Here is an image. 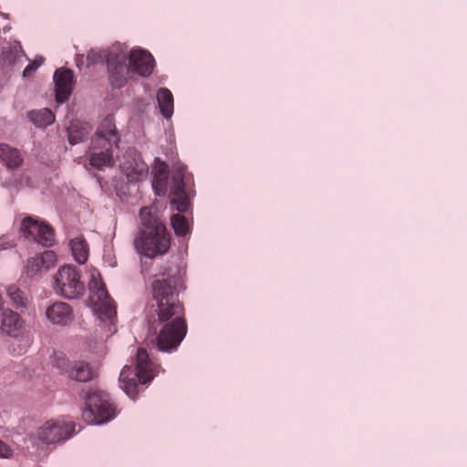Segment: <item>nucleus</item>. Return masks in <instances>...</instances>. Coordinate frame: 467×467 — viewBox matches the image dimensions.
<instances>
[{
  "mask_svg": "<svg viewBox=\"0 0 467 467\" xmlns=\"http://www.w3.org/2000/svg\"><path fill=\"white\" fill-rule=\"evenodd\" d=\"M185 271L177 265L163 266L151 284L152 303L147 315L148 344L161 351L177 349L186 336L184 307L179 293L185 288Z\"/></svg>",
  "mask_w": 467,
  "mask_h": 467,
  "instance_id": "nucleus-1",
  "label": "nucleus"
},
{
  "mask_svg": "<svg viewBox=\"0 0 467 467\" xmlns=\"http://www.w3.org/2000/svg\"><path fill=\"white\" fill-rule=\"evenodd\" d=\"M140 228L134 240L136 250L149 258L166 254L171 235L156 207L145 206L140 211Z\"/></svg>",
  "mask_w": 467,
  "mask_h": 467,
  "instance_id": "nucleus-2",
  "label": "nucleus"
},
{
  "mask_svg": "<svg viewBox=\"0 0 467 467\" xmlns=\"http://www.w3.org/2000/svg\"><path fill=\"white\" fill-rule=\"evenodd\" d=\"M119 140L113 118L106 117L91 139L89 164L99 170L113 166V150L119 148Z\"/></svg>",
  "mask_w": 467,
  "mask_h": 467,
  "instance_id": "nucleus-3",
  "label": "nucleus"
},
{
  "mask_svg": "<svg viewBox=\"0 0 467 467\" xmlns=\"http://www.w3.org/2000/svg\"><path fill=\"white\" fill-rule=\"evenodd\" d=\"M186 168L178 166L169 181V166L160 162L154 169L152 187L159 196H164L170 190L171 203L176 206L180 213H185L189 207V201L184 190V176Z\"/></svg>",
  "mask_w": 467,
  "mask_h": 467,
  "instance_id": "nucleus-4",
  "label": "nucleus"
},
{
  "mask_svg": "<svg viewBox=\"0 0 467 467\" xmlns=\"http://www.w3.org/2000/svg\"><path fill=\"white\" fill-rule=\"evenodd\" d=\"M158 366L153 363L145 348H139L136 355V369L125 366L119 374L120 388L135 400L138 395V382L147 384L154 378Z\"/></svg>",
  "mask_w": 467,
  "mask_h": 467,
  "instance_id": "nucleus-5",
  "label": "nucleus"
},
{
  "mask_svg": "<svg viewBox=\"0 0 467 467\" xmlns=\"http://www.w3.org/2000/svg\"><path fill=\"white\" fill-rule=\"evenodd\" d=\"M53 288L57 295L67 299L83 296L86 285L80 269L73 265L60 266L53 276Z\"/></svg>",
  "mask_w": 467,
  "mask_h": 467,
  "instance_id": "nucleus-6",
  "label": "nucleus"
},
{
  "mask_svg": "<svg viewBox=\"0 0 467 467\" xmlns=\"http://www.w3.org/2000/svg\"><path fill=\"white\" fill-rule=\"evenodd\" d=\"M116 410L109 402L108 395L100 390L88 392L86 396V408L83 419L90 424H102L114 419Z\"/></svg>",
  "mask_w": 467,
  "mask_h": 467,
  "instance_id": "nucleus-7",
  "label": "nucleus"
},
{
  "mask_svg": "<svg viewBox=\"0 0 467 467\" xmlns=\"http://www.w3.org/2000/svg\"><path fill=\"white\" fill-rule=\"evenodd\" d=\"M75 433L72 421L49 420L37 428L32 438L46 445H57L64 442Z\"/></svg>",
  "mask_w": 467,
  "mask_h": 467,
  "instance_id": "nucleus-8",
  "label": "nucleus"
},
{
  "mask_svg": "<svg viewBox=\"0 0 467 467\" xmlns=\"http://www.w3.org/2000/svg\"><path fill=\"white\" fill-rule=\"evenodd\" d=\"M89 300L102 320H111L116 316V305L109 296L105 284L94 275L89 282Z\"/></svg>",
  "mask_w": 467,
  "mask_h": 467,
  "instance_id": "nucleus-9",
  "label": "nucleus"
},
{
  "mask_svg": "<svg viewBox=\"0 0 467 467\" xmlns=\"http://www.w3.org/2000/svg\"><path fill=\"white\" fill-rule=\"evenodd\" d=\"M128 57L125 53L110 51L107 56L109 78L114 88H121L125 85L130 70L127 64Z\"/></svg>",
  "mask_w": 467,
  "mask_h": 467,
  "instance_id": "nucleus-10",
  "label": "nucleus"
},
{
  "mask_svg": "<svg viewBox=\"0 0 467 467\" xmlns=\"http://www.w3.org/2000/svg\"><path fill=\"white\" fill-rule=\"evenodd\" d=\"M21 231L26 238H31L43 246H51L55 242V232L53 228L49 224L39 223L31 217L23 220Z\"/></svg>",
  "mask_w": 467,
  "mask_h": 467,
  "instance_id": "nucleus-11",
  "label": "nucleus"
},
{
  "mask_svg": "<svg viewBox=\"0 0 467 467\" xmlns=\"http://www.w3.org/2000/svg\"><path fill=\"white\" fill-rule=\"evenodd\" d=\"M119 166L130 182H139L148 175V165L132 149L125 152Z\"/></svg>",
  "mask_w": 467,
  "mask_h": 467,
  "instance_id": "nucleus-12",
  "label": "nucleus"
},
{
  "mask_svg": "<svg viewBox=\"0 0 467 467\" xmlns=\"http://www.w3.org/2000/svg\"><path fill=\"white\" fill-rule=\"evenodd\" d=\"M56 100L57 103L67 101L71 95L74 84L73 71L68 68L57 69L54 74Z\"/></svg>",
  "mask_w": 467,
  "mask_h": 467,
  "instance_id": "nucleus-13",
  "label": "nucleus"
},
{
  "mask_svg": "<svg viewBox=\"0 0 467 467\" xmlns=\"http://www.w3.org/2000/svg\"><path fill=\"white\" fill-rule=\"evenodd\" d=\"M130 67L142 77H149L154 68L155 60L152 55L142 49H133L129 57Z\"/></svg>",
  "mask_w": 467,
  "mask_h": 467,
  "instance_id": "nucleus-14",
  "label": "nucleus"
},
{
  "mask_svg": "<svg viewBox=\"0 0 467 467\" xmlns=\"http://www.w3.org/2000/svg\"><path fill=\"white\" fill-rule=\"evenodd\" d=\"M0 330L10 337H18L23 335L24 321L13 310L0 307Z\"/></svg>",
  "mask_w": 467,
  "mask_h": 467,
  "instance_id": "nucleus-15",
  "label": "nucleus"
},
{
  "mask_svg": "<svg viewBox=\"0 0 467 467\" xmlns=\"http://www.w3.org/2000/svg\"><path fill=\"white\" fill-rule=\"evenodd\" d=\"M47 319L54 325L67 326L73 320V309L67 303L57 301L46 310Z\"/></svg>",
  "mask_w": 467,
  "mask_h": 467,
  "instance_id": "nucleus-16",
  "label": "nucleus"
},
{
  "mask_svg": "<svg viewBox=\"0 0 467 467\" xmlns=\"http://www.w3.org/2000/svg\"><path fill=\"white\" fill-rule=\"evenodd\" d=\"M57 256L52 251H46L42 254L29 258L26 265V275L34 276L42 269L50 268L56 262Z\"/></svg>",
  "mask_w": 467,
  "mask_h": 467,
  "instance_id": "nucleus-17",
  "label": "nucleus"
},
{
  "mask_svg": "<svg viewBox=\"0 0 467 467\" xmlns=\"http://www.w3.org/2000/svg\"><path fill=\"white\" fill-rule=\"evenodd\" d=\"M0 160L9 169L18 168L23 162L19 150L5 143H0Z\"/></svg>",
  "mask_w": 467,
  "mask_h": 467,
  "instance_id": "nucleus-18",
  "label": "nucleus"
},
{
  "mask_svg": "<svg viewBox=\"0 0 467 467\" xmlns=\"http://www.w3.org/2000/svg\"><path fill=\"white\" fill-rule=\"evenodd\" d=\"M68 377L72 379L87 382L93 379L94 372L89 364L85 361H76L67 371Z\"/></svg>",
  "mask_w": 467,
  "mask_h": 467,
  "instance_id": "nucleus-19",
  "label": "nucleus"
},
{
  "mask_svg": "<svg viewBox=\"0 0 467 467\" xmlns=\"http://www.w3.org/2000/svg\"><path fill=\"white\" fill-rule=\"evenodd\" d=\"M90 126L87 122L73 120L67 129L68 141L74 145L81 142L89 133Z\"/></svg>",
  "mask_w": 467,
  "mask_h": 467,
  "instance_id": "nucleus-20",
  "label": "nucleus"
},
{
  "mask_svg": "<svg viewBox=\"0 0 467 467\" xmlns=\"http://www.w3.org/2000/svg\"><path fill=\"white\" fill-rule=\"evenodd\" d=\"M157 101L162 116L170 119L173 114V96L171 90L161 88L157 92Z\"/></svg>",
  "mask_w": 467,
  "mask_h": 467,
  "instance_id": "nucleus-21",
  "label": "nucleus"
},
{
  "mask_svg": "<svg viewBox=\"0 0 467 467\" xmlns=\"http://www.w3.org/2000/svg\"><path fill=\"white\" fill-rule=\"evenodd\" d=\"M25 56L23 47L18 41H14L8 47V49L4 50L2 54V60L4 65L13 67L16 66Z\"/></svg>",
  "mask_w": 467,
  "mask_h": 467,
  "instance_id": "nucleus-22",
  "label": "nucleus"
},
{
  "mask_svg": "<svg viewBox=\"0 0 467 467\" xmlns=\"http://www.w3.org/2000/svg\"><path fill=\"white\" fill-rule=\"evenodd\" d=\"M70 247L75 260L78 264H85L88 255L87 242L82 237H76L70 241Z\"/></svg>",
  "mask_w": 467,
  "mask_h": 467,
  "instance_id": "nucleus-23",
  "label": "nucleus"
},
{
  "mask_svg": "<svg viewBox=\"0 0 467 467\" xmlns=\"http://www.w3.org/2000/svg\"><path fill=\"white\" fill-rule=\"evenodd\" d=\"M30 119L37 127H47L55 121V115L50 109H42L31 111Z\"/></svg>",
  "mask_w": 467,
  "mask_h": 467,
  "instance_id": "nucleus-24",
  "label": "nucleus"
},
{
  "mask_svg": "<svg viewBox=\"0 0 467 467\" xmlns=\"http://www.w3.org/2000/svg\"><path fill=\"white\" fill-rule=\"evenodd\" d=\"M6 295L14 306L20 307L26 305L27 299L25 293L16 285H9L6 289Z\"/></svg>",
  "mask_w": 467,
  "mask_h": 467,
  "instance_id": "nucleus-25",
  "label": "nucleus"
},
{
  "mask_svg": "<svg viewBox=\"0 0 467 467\" xmlns=\"http://www.w3.org/2000/svg\"><path fill=\"white\" fill-rule=\"evenodd\" d=\"M171 223L177 235L184 236L189 233V223L185 216L180 213L173 214Z\"/></svg>",
  "mask_w": 467,
  "mask_h": 467,
  "instance_id": "nucleus-26",
  "label": "nucleus"
},
{
  "mask_svg": "<svg viewBox=\"0 0 467 467\" xmlns=\"http://www.w3.org/2000/svg\"><path fill=\"white\" fill-rule=\"evenodd\" d=\"M43 57L36 58L35 60L30 62L29 65H27L23 71V78H26L32 77L37 70V68L43 64Z\"/></svg>",
  "mask_w": 467,
  "mask_h": 467,
  "instance_id": "nucleus-27",
  "label": "nucleus"
},
{
  "mask_svg": "<svg viewBox=\"0 0 467 467\" xmlns=\"http://www.w3.org/2000/svg\"><path fill=\"white\" fill-rule=\"evenodd\" d=\"M104 52L99 50L91 49L87 55V63L88 66H91L97 63H99L107 57Z\"/></svg>",
  "mask_w": 467,
  "mask_h": 467,
  "instance_id": "nucleus-28",
  "label": "nucleus"
},
{
  "mask_svg": "<svg viewBox=\"0 0 467 467\" xmlns=\"http://www.w3.org/2000/svg\"><path fill=\"white\" fill-rule=\"evenodd\" d=\"M13 456V450L0 440V458L9 459Z\"/></svg>",
  "mask_w": 467,
  "mask_h": 467,
  "instance_id": "nucleus-29",
  "label": "nucleus"
},
{
  "mask_svg": "<svg viewBox=\"0 0 467 467\" xmlns=\"http://www.w3.org/2000/svg\"><path fill=\"white\" fill-rule=\"evenodd\" d=\"M13 246H15L14 240L5 235L0 237V251L9 249Z\"/></svg>",
  "mask_w": 467,
  "mask_h": 467,
  "instance_id": "nucleus-30",
  "label": "nucleus"
}]
</instances>
